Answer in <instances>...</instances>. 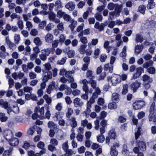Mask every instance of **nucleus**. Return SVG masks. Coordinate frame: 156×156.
I'll return each instance as SVG.
<instances>
[{
    "label": "nucleus",
    "instance_id": "obj_50",
    "mask_svg": "<svg viewBox=\"0 0 156 156\" xmlns=\"http://www.w3.org/2000/svg\"><path fill=\"white\" fill-rule=\"evenodd\" d=\"M41 53L44 54L47 56H48L51 53V49L47 48L43 49L41 51Z\"/></svg>",
    "mask_w": 156,
    "mask_h": 156
},
{
    "label": "nucleus",
    "instance_id": "obj_33",
    "mask_svg": "<svg viewBox=\"0 0 156 156\" xmlns=\"http://www.w3.org/2000/svg\"><path fill=\"white\" fill-rule=\"evenodd\" d=\"M110 155L111 156H117L118 154V152L115 148L113 147H111L110 149Z\"/></svg>",
    "mask_w": 156,
    "mask_h": 156
},
{
    "label": "nucleus",
    "instance_id": "obj_51",
    "mask_svg": "<svg viewBox=\"0 0 156 156\" xmlns=\"http://www.w3.org/2000/svg\"><path fill=\"white\" fill-rule=\"evenodd\" d=\"M128 85L127 84H125L123 86V89L122 91V94H125L128 92Z\"/></svg>",
    "mask_w": 156,
    "mask_h": 156
},
{
    "label": "nucleus",
    "instance_id": "obj_2",
    "mask_svg": "<svg viewBox=\"0 0 156 156\" xmlns=\"http://www.w3.org/2000/svg\"><path fill=\"white\" fill-rule=\"evenodd\" d=\"M107 80L108 83L111 82L112 85L115 86L121 82V77L119 75L113 74L111 76H108Z\"/></svg>",
    "mask_w": 156,
    "mask_h": 156
},
{
    "label": "nucleus",
    "instance_id": "obj_53",
    "mask_svg": "<svg viewBox=\"0 0 156 156\" xmlns=\"http://www.w3.org/2000/svg\"><path fill=\"white\" fill-rule=\"evenodd\" d=\"M57 11V16L59 18H62L65 14V12L62 11L61 10H58Z\"/></svg>",
    "mask_w": 156,
    "mask_h": 156
},
{
    "label": "nucleus",
    "instance_id": "obj_35",
    "mask_svg": "<svg viewBox=\"0 0 156 156\" xmlns=\"http://www.w3.org/2000/svg\"><path fill=\"white\" fill-rule=\"evenodd\" d=\"M43 66L44 67V69L46 70L45 72L44 71V75L48 71H50L49 70L51 69V65L49 63H45L43 65Z\"/></svg>",
    "mask_w": 156,
    "mask_h": 156
},
{
    "label": "nucleus",
    "instance_id": "obj_56",
    "mask_svg": "<svg viewBox=\"0 0 156 156\" xmlns=\"http://www.w3.org/2000/svg\"><path fill=\"white\" fill-rule=\"evenodd\" d=\"M17 25L19 28L21 30H22L24 27L23 21L22 20L19 19L18 20Z\"/></svg>",
    "mask_w": 156,
    "mask_h": 156
},
{
    "label": "nucleus",
    "instance_id": "obj_45",
    "mask_svg": "<svg viewBox=\"0 0 156 156\" xmlns=\"http://www.w3.org/2000/svg\"><path fill=\"white\" fill-rule=\"evenodd\" d=\"M89 83L91 85V87L95 89L96 87L97 82L96 81L93 79L90 80L89 81Z\"/></svg>",
    "mask_w": 156,
    "mask_h": 156
},
{
    "label": "nucleus",
    "instance_id": "obj_55",
    "mask_svg": "<svg viewBox=\"0 0 156 156\" xmlns=\"http://www.w3.org/2000/svg\"><path fill=\"white\" fill-rule=\"evenodd\" d=\"M21 40L20 36L18 34H15L14 36V40L16 44H18Z\"/></svg>",
    "mask_w": 156,
    "mask_h": 156
},
{
    "label": "nucleus",
    "instance_id": "obj_6",
    "mask_svg": "<svg viewBox=\"0 0 156 156\" xmlns=\"http://www.w3.org/2000/svg\"><path fill=\"white\" fill-rule=\"evenodd\" d=\"M3 134L7 140H9L13 136V133L10 130H5L3 133Z\"/></svg>",
    "mask_w": 156,
    "mask_h": 156
},
{
    "label": "nucleus",
    "instance_id": "obj_26",
    "mask_svg": "<svg viewBox=\"0 0 156 156\" xmlns=\"http://www.w3.org/2000/svg\"><path fill=\"white\" fill-rule=\"evenodd\" d=\"M144 40V38L141 34H137L136 35L135 41L136 42L141 43Z\"/></svg>",
    "mask_w": 156,
    "mask_h": 156
},
{
    "label": "nucleus",
    "instance_id": "obj_5",
    "mask_svg": "<svg viewBox=\"0 0 156 156\" xmlns=\"http://www.w3.org/2000/svg\"><path fill=\"white\" fill-rule=\"evenodd\" d=\"M0 106L2 108L7 109L8 114H9V113L11 112L10 104L7 101H5L3 99L0 100Z\"/></svg>",
    "mask_w": 156,
    "mask_h": 156
},
{
    "label": "nucleus",
    "instance_id": "obj_23",
    "mask_svg": "<svg viewBox=\"0 0 156 156\" xmlns=\"http://www.w3.org/2000/svg\"><path fill=\"white\" fill-rule=\"evenodd\" d=\"M136 146L137 145L140 147V149L141 151H144L145 150L146 146L144 142L143 141L140 142L138 144L137 143H135V144Z\"/></svg>",
    "mask_w": 156,
    "mask_h": 156
},
{
    "label": "nucleus",
    "instance_id": "obj_36",
    "mask_svg": "<svg viewBox=\"0 0 156 156\" xmlns=\"http://www.w3.org/2000/svg\"><path fill=\"white\" fill-rule=\"evenodd\" d=\"M105 138L103 134H100L97 136V141L100 143H103L105 140Z\"/></svg>",
    "mask_w": 156,
    "mask_h": 156
},
{
    "label": "nucleus",
    "instance_id": "obj_18",
    "mask_svg": "<svg viewBox=\"0 0 156 156\" xmlns=\"http://www.w3.org/2000/svg\"><path fill=\"white\" fill-rule=\"evenodd\" d=\"M98 40L97 38H93L92 39L91 41L88 44V47L92 48L93 46L96 45L98 43Z\"/></svg>",
    "mask_w": 156,
    "mask_h": 156
},
{
    "label": "nucleus",
    "instance_id": "obj_10",
    "mask_svg": "<svg viewBox=\"0 0 156 156\" xmlns=\"http://www.w3.org/2000/svg\"><path fill=\"white\" fill-rule=\"evenodd\" d=\"M74 106L75 107H81L83 104V103L81 101L80 99L78 98H75L73 101Z\"/></svg>",
    "mask_w": 156,
    "mask_h": 156
},
{
    "label": "nucleus",
    "instance_id": "obj_12",
    "mask_svg": "<svg viewBox=\"0 0 156 156\" xmlns=\"http://www.w3.org/2000/svg\"><path fill=\"white\" fill-rule=\"evenodd\" d=\"M122 4L118 5L116 4V5L115 8V12L116 13V16H119L120 15V13L121 12L122 9Z\"/></svg>",
    "mask_w": 156,
    "mask_h": 156
},
{
    "label": "nucleus",
    "instance_id": "obj_24",
    "mask_svg": "<svg viewBox=\"0 0 156 156\" xmlns=\"http://www.w3.org/2000/svg\"><path fill=\"white\" fill-rule=\"evenodd\" d=\"M63 117V115L59 112H57L53 117V118L55 121H57Z\"/></svg>",
    "mask_w": 156,
    "mask_h": 156
},
{
    "label": "nucleus",
    "instance_id": "obj_13",
    "mask_svg": "<svg viewBox=\"0 0 156 156\" xmlns=\"http://www.w3.org/2000/svg\"><path fill=\"white\" fill-rule=\"evenodd\" d=\"M113 66L110 63L105 64L104 65V69L106 71H108L110 73L113 72Z\"/></svg>",
    "mask_w": 156,
    "mask_h": 156
},
{
    "label": "nucleus",
    "instance_id": "obj_22",
    "mask_svg": "<svg viewBox=\"0 0 156 156\" xmlns=\"http://www.w3.org/2000/svg\"><path fill=\"white\" fill-rule=\"evenodd\" d=\"M143 48L142 45H136L135 48V53L137 55L139 54L142 50Z\"/></svg>",
    "mask_w": 156,
    "mask_h": 156
},
{
    "label": "nucleus",
    "instance_id": "obj_1",
    "mask_svg": "<svg viewBox=\"0 0 156 156\" xmlns=\"http://www.w3.org/2000/svg\"><path fill=\"white\" fill-rule=\"evenodd\" d=\"M82 82L83 84V89L85 92V94H82L81 96V98L83 99L87 100L88 98L87 93H92L93 92L92 89H88V87L87 85L89 83L88 81L86 79L83 80Z\"/></svg>",
    "mask_w": 156,
    "mask_h": 156
},
{
    "label": "nucleus",
    "instance_id": "obj_30",
    "mask_svg": "<svg viewBox=\"0 0 156 156\" xmlns=\"http://www.w3.org/2000/svg\"><path fill=\"white\" fill-rule=\"evenodd\" d=\"M155 4L154 0H149L148 4L147 5V8L148 9H151L154 8Z\"/></svg>",
    "mask_w": 156,
    "mask_h": 156
},
{
    "label": "nucleus",
    "instance_id": "obj_14",
    "mask_svg": "<svg viewBox=\"0 0 156 156\" xmlns=\"http://www.w3.org/2000/svg\"><path fill=\"white\" fill-rule=\"evenodd\" d=\"M24 75L23 73L21 72H19L18 73L15 72L12 74V77L15 80H17L18 79H21L23 76Z\"/></svg>",
    "mask_w": 156,
    "mask_h": 156
},
{
    "label": "nucleus",
    "instance_id": "obj_60",
    "mask_svg": "<svg viewBox=\"0 0 156 156\" xmlns=\"http://www.w3.org/2000/svg\"><path fill=\"white\" fill-rule=\"evenodd\" d=\"M116 4H114L112 3H109L107 5L108 9L110 10H112L115 8Z\"/></svg>",
    "mask_w": 156,
    "mask_h": 156
},
{
    "label": "nucleus",
    "instance_id": "obj_21",
    "mask_svg": "<svg viewBox=\"0 0 156 156\" xmlns=\"http://www.w3.org/2000/svg\"><path fill=\"white\" fill-rule=\"evenodd\" d=\"M142 78L143 81L144 82L151 83L153 81L152 78L146 74L143 75Z\"/></svg>",
    "mask_w": 156,
    "mask_h": 156
},
{
    "label": "nucleus",
    "instance_id": "obj_28",
    "mask_svg": "<svg viewBox=\"0 0 156 156\" xmlns=\"http://www.w3.org/2000/svg\"><path fill=\"white\" fill-rule=\"evenodd\" d=\"M77 24V21L72 19L70 20V24L69 25V27L70 28L71 30L73 31Z\"/></svg>",
    "mask_w": 156,
    "mask_h": 156
},
{
    "label": "nucleus",
    "instance_id": "obj_57",
    "mask_svg": "<svg viewBox=\"0 0 156 156\" xmlns=\"http://www.w3.org/2000/svg\"><path fill=\"white\" fill-rule=\"evenodd\" d=\"M57 28L59 30L63 31L64 28L63 23L61 22L58 23L57 25Z\"/></svg>",
    "mask_w": 156,
    "mask_h": 156
},
{
    "label": "nucleus",
    "instance_id": "obj_19",
    "mask_svg": "<svg viewBox=\"0 0 156 156\" xmlns=\"http://www.w3.org/2000/svg\"><path fill=\"white\" fill-rule=\"evenodd\" d=\"M53 39L52 34L50 33H48L45 37V41L48 43H51Z\"/></svg>",
    "mask_w": 156,
    "mask_h": 156
},
{
    "label": "nucleus",
    "instance_id": "obj_34",
    "mask_svg": "<svg viewBox=\"0 0 156 156\" xmlns=\"http://www.w3.org/2000/svg\"><path fill=\"white\" fill-rule=\"evenodd\" d=\"M109 42L108 41H105L104 44V47L106 49L108 53H109L111 50V47L109 46Z\"/></svg>",
    "mask_w": 156,
    "mask_h": 156
},
{
    "label": "nucleus",
    "instance_id": "obj_27",
    "mask_svg": "<svg viewBox=\"0 0 156 156\" xmlns=\"http://www.w3.org/2000/svg\"><path fill=\"white\" fill-rule=\"evenodd\" d=\"M101 93V91L99 88L97 87L95 88V91L93 93L92 97L96 99L98 97V96L100 95Z\"/></svg>",
    "mask_w": 156,
    "mask_h": 156
},
{
    "label": "nucleus",
    "instance_id": "obj_47",
    "mask_svg": "<svg viewBox=\"0 0 156 156\" xmlns=\"http://www.w3.org/2000/svg\"><path fill=\"white\" fill-rule=\"evenodd\" d=\"M112 99L114 101H118L119 100V94L116 93H113L112 94Z\"/></svg>",
    "mask_w": 156,
    "mask_h": 156
},
{
    "label": "nucleus",
    "instance_id": "obj_42",
    "mask_svg": "<svg viewBox=\"0 0 156 156\" xmlns=\"http://www.w3.org/2000/svg\"><path fill=\"white\" fill-rule=\"evenodd\" d=\"M34 43L37 46H39L41 44L42 42L40 38L38 37H36L34 39Z\"/></svg>",
    "mask_w": 156,
    "mask_h": 156
},
{
    "label": "nucleus",
    "instance_id": "obj_63",
    "mask_svg": "<svg viewBox=\"0 0 156 156\" xmlns=\"http://www.w3.org/2000/svg\"><path fill=\"white\" fill-rule=\"evenodd\" d=\"M50 143L52 145L57 146L58 144V142L56 139L52 138L50 140Z\"/></svg>",
    "mask_w": 156,
    "mask_h": 156
},
{
    "label": "nucleus",
    "instance_id": "obj_64",
    "mask_svg": "<svg viewBox=\"0 0 156 156\" xmlns=\"http://www.w3.org/2000/svg\"><path fill=\"white\" fill-rule=\"evenodd\" d=\"M80 41L84 44H87L88 42V40L87 37H81L80 38Z\"/></svg>",
    "mask_w": 156,
    "mask_h": 156
},
{
    "label": "nucleus",
    "instance_id": "obj_48",
    "mask_svg": "<svg viewBox=\"0 0 156 156\" xmlns=\"http://www.w3.org/2000/svg\"><path fill=\"white\" fill-rule=\"evenodd\" d=\"M38 110V108L36 107L34 109V113L32 115V118L34 119H37L38 117V115L36 113Z\"/></svg>",
    "mask_w": 156,
    "mask_h": 156
},
{
    "label": "nucleus",
    "instance_id": "obj_52",
    "mask_svg": "<svg viewBox=\"0 0 156 156\" xmlns=\"http://www.w3.org/2000/svg\"><path fill=\"white\" fill-rule=\"evenodd\" d=\"M86 149V148L84 146H81L78 148L77 151L79 154H81L85 152Z\"/></svg>",
    "mask_w": 156,
    "mask_h": 156
},
{
    "label": "nucleus",
    "instance_id": "obj_3",
    "mask_svg": "<svg viewBox=\"0 0 156 156\" xmlns=\"http://www.w3.org/2000/svg\"><path fill=\"white\" fill-rule=\"evenodd\" d=\"M52 77V74L51 71H48L44 75L43 79V82L41 83V88L42 89L45 88L46 86L45 83L49 79H51Z\"/></svg>",
    "mask_w": 156,
    "mask_h": 156
},
{
    "label": "nucleus",
    "instance_id": "obj_25",
    "mask_svg": "<svg viewBox=\"0 0 156 156\" xmlns=\"http://www.w3.org/2000/svg\"><path fill=\"white\" fill-rule=\"evenodd\" d=\"M86 77L87 78L92 80L95 78L94 75L93 74V72L91 70L87 71L86 74Z\"/></svg>",
    "mask_w": 156,
    "mask_h": 156
},
{
    "label": "nucleus",
    "instance_id": "obj_61",
    "mask_svg": "<svg viewBox=\"0 0 156 156\" xmlns=\"http://www.w3.org/2000/svg\"><path fill=\"white\" fill-rule=\"evenodd\" d=\"M66 58L64 57L61 60H58L57 62V64L60 65H63L66 62Z\"/></svg>",
    "mask_w": 156,
    "mask_h": 156
},
{
    "label": "nucleus",
    "instance_id": "obj_40",
    "mask_svg": "<svg viewBox=\"0 0 156 156\" xmlns=\"http://www.w3.org/2000/svg\"><path fill=\"white\" fill-rule=\"evenodd\" d=\"M73 111L72 108L68 107L67 108V112L66 113V116L67 117H69L73 114Z\"/></svg>",
    "mask_w": 156,
    "mask_h": 156
},
{
    "label": "nucleus",
    "instance_id": "obj_32",
    "mask_svg": "<svg viewBox=\"0 0 156 156\" xmlns=\"http://www.w3.org/2000/svg\"><path fill=\"white\" fill-rule=\"evenodd\" d=\"M8 119V117L5 115V113H0V120L2 122L6 121Z\"/></svg>",
    "mask_w": 156,
    "mask_h": 156
},
{
    "label": "nucleus",
    "instance_id": "obj_41",
    "mask_svg": "<svg viewBox=\"0 0 156 156\" xmlns=\"http://www.w3.org/2000/svg\"><path fill=\"white\" fill-rule=\"evenodd\" d=\"M94 27L98 29L100 31L103 30L104 28L103 26L102 25H99L98 23H95Z\"/></svg>",
    "mask_w": 156,
    "mask_h": 156
},
{
    "label": "nucleus",
    "instance_id": "obj_16",
    "mask_svg": "<svg viewBox=\"0 0 156 156\" xmlns=\"http://www.w3.org/2000/svg\"><path fill=\"white\" fill-rule=\"evenodd\" d=\"M55 82L53 81L49 85L48 88L47 89V92L48 94H50L51 91L53 89L55 88Z\"/></svg>",
    "mask_w": 156,
    "mask_h": 156
},
{
    "label": "nucleus",
    "instance_id": "obj_11",
    "mask_svg": "<svg viewBox=\"0 0 156 156\" xmlns=\"http://www.w3.org/2000/svg\"><path fill=\"white\" fill-rule=\"evenodd\" d=\"M9 140V144L12 146H17L19 143L18 139L16 137H12Z\"/></svg>",
    "mask_w": 156,
    "mask_h": 156
},
{
    "label": "nucleus",
    "instance_id": "obj_7",
    "mask_svg": "<svg viewBox=\"0 0 156 156\" xmlns=\"http://www.w3.org/2000/svg\"><path fill=\"white\" fill-rule=\"evenodd\" d=\"M154 104H152L150 107V114L149 115V119L150 121H153L154 122L156 121V115L154 113L153 115L151 114L152 111L154 109Z\"/></svg>",
    "mask_w": 156,
    "mask_h": 156
},
{
    "label": "nucleus",
    "instance_id": "obj_46",
    "mask_svg": "<svg viewBox=\"0 0 156 156\" xmlns=\"http://www.w3.org/2000/svg\"><path fill=\"white\" fill-rule=\"evenodd\" d=\"M71 126L73 127H75L77 125V122L76 120V118L73 117L71 119Z\"/></svg>",
    "mask_w": 156,
    "mask_h": 156
},
{
    "label": "nucleus",
    "instance_id": "obj_49",
    "mask_svg": "<svg viewBox=\"0 0 156 156\" xmlns=\"http://www.w3.org/2000/svg\"><path fill=\"white\" fill-rule=\"evenodd\" d=\"M49 109V106H48L47 107V111L45 113V118H47V119H50L51 117V113Z\"/></svg>",
    "mask_w": 156,
    "mask_h": 156
},
{
    "label": "nucleus",
    "instance_id": "obj_31",
    "mask_svg": "<svg viewBox=\"0 0 156 156\" xmlns=\"http://www.w3.org/2000/svg\"><path fill=\"white\" fill-rule=\"evenodd\" d=\"M43 98L45 100L46 102L48 105H50L52 102V99L47 94H45L43 96Z\"/></svg>",
    "mask_w": 156,
    "mask_h": 156
},
{
    "label": "nucleus",
    "instance_id": "obj_17",
    "mask_svg": "<svg viewBox=\"0 0 156 156\" xmlns=\"http://www.w3.org/2000/svg\"><path fill=\"white\" fill-rule=\"evenodd\" d=\"M126 46H124L122 49V51L120 53V56L122 58L123 61L125 60L126 57Z\"/></svg>",
    "mask_w": 156,
    "mask_h": 156
},
{
    "label": "nucleus",
    "instance_id": "obj_9",
    "mask_svg": "<svg viewBox=\"0 0 156 156\" xmlns=\"http://www.w3.org/2000/svg\"><path fill=\"white\" fill-rule=\"evenodd\" d=\"M75 4L72 1H70L67 3L65 5V7L69 11H73L75 8Z\"/></svg>",
    "mask_w": 156,
    "mask_h": 156
},
{
    "label": "nucleus",
    "instance_id": "obj_54",
    "mask_svg": "<svg viewBox=\"0 0 156 156\" xmlns=\"http://www.w3.org/2000/svg\"><path fill=\"white\" fill-rule=\"evenodd\" d=\"M107 58V55L105 54H101L100 56V59L101 62H104Z\"/></svg>",
    "mask_w": 156,
    "mask_h": 156
},
{
    "label": "nucleus",
    "instance_id": "obj_59",
    "mask_svg": "<svg viewBox=\"0 0 156 156\" xmlns=\"http://www.w3.org/2000/svg\"><path fill=\"white\" fill-rule=\"evenodd\" d=\"M94 128L95 130H97L99 127V121L98 119H97L94 121Z\"/></svg>",
    "mask_w": 156,
    "mask_h": 156
},
{
    "label": "nucleus",
    "instance_id": "obj_15",
    "mask_svg": "<svg viewBox=\"0 0 156 156\" xmlns=\"http://www.w3.org/2000/svg\"><path fill=\"white\" fill-rule=\"evenodd\" d=\"M55 11H57L58 9H61L63 8L62 4L60 0H56L55 1Z\"/></svg>",
    "mask_w": 156,
    "mask_h": 156
},
{
    "label": "nucleus",
    "instance_id": "obj_38",
    "mask_svg": "<svg viewBox=\"0 0 156 156\" xmlns=\"http://www.w3.org/2000/svg\"><path fill=\"white\" fill-rule=\"evenodd\" d=\"M39 112L40 113V117L42 119H45V116H44V107H42L41 108H40L39 110Z\"/></svg>",
    "mask_w": 156,
    "mask_h": 156
},
{
    "label": "nucleus",
    "instance_id": "obj_62",
    "mask_svg": "<svg viewBox=\"0 0 156 156\" xmlns=\"http://www.w3.org/2000/svg\"><path fill=\"white\" fill-rule=\"evenodd\" d=\"M100 49L98 48H96L94 52V58H98V55L100 54Z\"/></svg>",
    "mask_w": 156,
    "mask_h": 156
},
{
    "label": "nucleus",
    "instance_id": "obj_58",
    "mask_svg": "<svg viewBox=\"0 0 156 156\" xmlns=\"http://www.w3.org/2000/svg\"><path fill=\"white\" fill-rule=\"evenodd\" d=\"M10 110L11 112L12 111L15 114H18L19 112V108L16 106H13L12 109L10 108Z\"/></svg>",
    "mask_w": 156,
    "mask_h": 156
},
{
    "label": "nucleus",
    "instance_id": "obj_29",
    "mask_svg": "<svg viewBox=\"0 0 156 156\" xmlns=\"http://www.w3.org/2000/svg\"><path fill=\"white\" fill-rule=\"evenodd\" d=\"M108 136L111 139H115L116 136L115 130L113 129L110 130L109 132Z\"/></svg>",
    "mask_w": 156,
    "mask_h": 156
},
{
    "label": "nucleus",
    "instance_id": "obj_37",
    "mask_svg": "<svg viewBox=\"0 0 156 156\" xmlns=\"http://www.w3.org/2000/svg\"><path fill=\"white\" fill-rule=\"evenodd\" d=\"M117 106L116 103L112 102L109 104L108 106V108L110 109H115L117 108Z\"/></svg>",
    "mask_w": 156,
    "mask_h": 156
},
{
    "label": "nucleus",
    "instance_id": "obj_20",
    "mask_svg": "<svg viewBox=\"0 0 156 156\" xmlns=\"http://www.w3.org/2000/svg\"><path fill=\"white\" fill-rule=\"evenodd\" d=\"M87 45L86 44H82L80 46L78 49L79 52L82 54H85L86 53V48Z\"/></svg>",
    "mask_w": 156,
    "mask_h": 156
},
{
    "label": "nucleus",
    "instance_id": "obj_8",
    "mask_svg": "<svg viewBox=\"0 0 156 156\" xmlns=\"http://www.w3.org/2000/svg\"><path fill=\"white\" fill-rule=\"evenodd\" d=\"M140 83L137 81H136L130 85V87L134 92H135L136 90L140 87Z\"/></svg>",
    "mask_w": 156,
    "mask_h": 156
},
{
    "label": "nucleus",
    "instance_id": "obj_44",
    "mask_svg": "<svg viewBox=\"0 0 156 156\" xmlns=\"http://www.w3.org/2000/svg\"><path fill=\"white\" fill-rule=\"evenodd\" d=\"M122 154L124 156H127L129 154V152L127 149V146L126 145L123 146Z\"/></svg>",
    "mask_w": 156,
    "mask_h": 156
},
{
    "label": "nucleus",
    "instance_id": "obj_43",
    "mask_svg": "<svg viewBox=\"0 0 156 156\" xmlns=\"http://www.w3.org/2000/svg\"><path fill=\"white\" fill-rule=\"evenodd\" d=\"M146 10L145 6L143 5H142L139 6L138 11L141 13L144 14Z\"/></svg>",
    "mask_w": 156,
    "mask_h": 156
},
{
    "label": "nucleus",
    "instance_id": "obj_4",
    "mask_svg": "<svg viewBox=\"0 0 156 156\" xmlns=\"http://www.w3.org/2000/svg\"><path fill=\"white\" fill-rule=\"evenodd\" d=\"M145 102L143 100H137L133 104V108L134 110L141 109L145 105Z\"/></svg>",
    "mask_w": 156,
    "mask_h": 156
},
{
    "label": "nucleus",
    "instance_id": "obj_39",
    "mask_svg": "<svg viewBox=\"0 0 156 156\" xmlns=\"http://www.w3.org/2000/svg\"><path fill=\"white\" fill-rule=\"evenodd\" d=\"M13 148H10L9 149L5 150L3 154V156H10L11 154Z\"/></svg>",
    "mask_w": 156,
    "mask_h": 156
}]
</instances>
